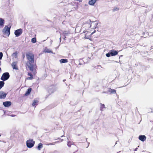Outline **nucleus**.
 Returning a JSON list of instances; mask_svg holds the SVG:
<instances>
[{
    "instance_id": "31",
    "label": "nucleus",
    "mask_w": 153,
    "mask_h": 153,
    "mask_svg": "<svg viewBox=\"0 0 153 153\" xmlns=\"http://www.w3.org/2000/svg\"><path fill=\"white\" fill-rule=\"evenodd\" d=\"M137 148H136V149H135V151L137 150Z\"/></svg>"
},
{
    "instance_id": "9",
    "label": "nucleus",
    "mask_w": 153,
    "mask_h": 153,
    "mask_svg": "<svg viewBox=\"0 0 153 153\" xmlns=\"http://www.w3.org/2000/svg\"><path fill=\"white\" fill-rule=\"evenodd\" d=\"M11 104V103L10 101H6L3 102V105L5 107H9Z\"/></svg>"
},
{
    "instance_id": "20",
    "label": "nucleus",
    "mask_w": 153,
    "mask_h": 153,
    "mask_svg": "<svg viewBox=\"0 0 153 153\" xmlns=\"http://www.w3.org/2000/svg\"><path fill=\"white\" fill-rule=\"evenodd\" d=\"M108 91L111 92V93H116V91L114 89H109L108 90Z\"/></svg>"
},
{
    "instance_id": "30",
    "label": "nucleus",
    "mask_w": 153,
    "mask_h": 153,
    "mask_svg": "<svg viewBox=\"0 0 153 153\" xmlns=\"http://www.w3.org/2000/svg\"><path fill=\"white\" fill-rule=\"evenodd\" d=\"M49 144H50V145H52L53 144H52V143H50Z\"/></svg>"
},
{
    "instance_id": "14",
    "label": "nucleus",
    "mask_w": 153,
    "mask_h": 153,
    "mask_svg": "<svg viewBox=\"0 0 153 153\" xmlns=\"http://www.w3.org/2000/svg\"><path fill=\"white\" fill-rule=\"evenodd\" d=\"M60 62L61 63H65L68 62V61L66 59H62L60 60Z\"/></svg>"
},
{
    "instance_id": "26",
    "label": "nucleus",
    "mask_w": 153,
    "mask_h": 153,
    "mask_svg": "<svg viewBox=\"0 0 153 153\" xmlns=\"http://www.w3.org/2000/svg\"><path fill=\"white\" fill-rule=\"evenodd\" d=\"M63 34L65 36H66L67 35V34H68V32H67V31H64L63 33Z\"/></svg>"
},
{
    "instance_id": "17",
    "label": "nucleus",
    "mask_w": 153,
    "mask_h": 153,
    "mask_svg": "<svg viewBox=\"0 0 153 153\" xmlns=\"http://www.w3.org/2000/svg\"><path fill=\"white\" fill-rule=\"evenodd\" d=\"M43 147V144L41 143H40L38 144V146L37 147V149L39 150H40Z\"/></svg>"
},
{
    "instance_id": "10",
    "label": "nucleus",
    "mask_w": 153,
    "mask_h": 153,
    "mask_svg": "<svg viewBox=\"0 0 153 153\" xmlns=\"http://www.w3.org/2000/svg\"><path fill=\"white\" fill-rule=\"evenodd\" d=\"M146 137L145 135H140L139 137V139L142 141H144L146 139Z\"/></svg>"
},
{
    "instance_id": "25",
    "label": "nucleus",
    "mask_w": 153,
    "mask_h": 153,
    "mask_svg": "<svg viewBox=\"0 0 153 153\" xmlns=\"http://www.w3.org/2000/svg\"><path fill=\"white\" fill-rule=\"evenodd\" d=\"M71 145V142L70 141H68V142L67 145L69 146L70 147Z\"/></svg>"
},
{
    "instance_id": "11",
    "label": "nucleus",
    "mask_w": 153,
    "mask_h": 153,
    "mask_svg": "<svg viewBox=\"0 0 153 153\" xmlns=\"http://www.w3.org/2000/svg\"><path fill=\"white\" fill-rule=\"evenodd\" d=\"M95 32V31H93V32L91 33L89 35H87V33H86V34H85V38L86 39H90L91 38V36Z\"/></svg>"
},
{
    "instance_id": "21",
    "label": "nucleus",
    "mask_w": 153,
    "mask_h": 153,
    "mask_svg": "<svg viewBox=\"0 0 153 153\" xmlns=\"http://www.w3.org/2000/svg\"><path fill=\"white\" fill-rule=\"evenodd\" d=\"M38 103V101L37 100H34L33 102L32 103V105L34 106L35 105H36Z\"/></svg>"
},
{
    "instance_id": "2",
    "label": "nucleus",
    "mask_w": 153,
    "mask_h": 153,
    "mask_svg": "<svg viewBox=\"0 0 153 153\" xmlns=\"http://www.w3.org/2000/svg\"><path fill=\"white\" fill-rule=\"evenodd\" d=\"M91 22V23L90 25L88 24H86L85 25V27L88 26V27L85 28V30L83 31V32L84 33H86L87 32L88 33H90L91 32L89 31H87V30H88V28L92 27L93 29H94L97 27L98 24V22L97 21H93Z\"/></svg>"
},
{
    "instance_id": "3",
    "label": "nucleus",
    "mask_w": 153,
    "mask_h": 153,
    "mask_svg": "<svg viewBox=\"0 0 153 153\" xmlns=\"http://www.w3.org/2000/svg\"><path fill=\"white\" fill-rule=\"evenodd\" d=\"M10 27L7 26H6L4 27L2 31L4 37H7L9 36L10 34Z\"/></svg>"
},
{
    "instance_id": "16",
    "label": "nucleus",
    "mask_w": 153,
    "mask_h": 153,
    "mask_svg": "<svg viewBox=\"0 0 153 153\" xmlns=\"http://www.w3.org/2000/svg\"><path fill=\"white\" fill-rule=\"evenodd\" d=\"M105 108V105L103 104H102V103L100 104V110L102 111H103L104 109Z\"/></svg>"
},
{
    "instance_id": "15",
    "label": "nucleus",
    "mask_w": 153,
    "mask_h": 153,
    "mask_svg": "<svg viewBox=\"0 0 153 153\" xmlns=\"http://www.w3.org/2000/svg\"><path fill=\"white\" fill-rule=\"evenodd\" d=\"M4 24V20L1 18H0V25L3 26Z\"/></svg>"
},
{
    "instance_id": "12",
    "label": "nucleus",
    "mask_w": 153,
    "mask_h": 153,
    "mask_svg": "<svg viewBox=\"0 0 153 153\" xmlns=\"http://www.w3.org/2000/svg\"><path fill=\"white\" fill-rule=\"evenodd\" d=\"M17 62H14L12 64V66L13 69H17Z\"/></svg>"
},
{
    "instance_id": "13",
    "label": "nucleus",
    "mask_w": 153,
    "mask_h": 153,
    "mask_svg": "<svg viewBox=\"0 0 153 153\" xmlns=\"http://www.w3.org/2000/svg\"><path fill=\"white\" fill-rule=\"evenodd\" d=\"M97 1V0H91L89 1L88 4L91 5H94Z\"/></svg>"
},
{
    "instance_id": "18",
    "label": "nucleus",
    "mask_w": 153,
    "mask_h": 153,
    "mask_svg": "<svg viewBox=\"0 0 153 153\" xmlns=\"http://www.w3.org/2000/svg\"><path fill=\"white\" fill-rule=\"evenodd\" d=\"M31 90V89L30 88H29L28 89L27 91L26 92L25 95L26 96H27L30 93V92Z\"/></svg>"
},
{
    "instance_id": "28",
    "label": "nucleus",
    "mask_w": 153,
    "mask_h": 153,
    "mask_svg": "<svg viewBox=\"0 0 153 153\" xmlns=\"http://www.w3.org/2000/svg\"><path fill=\"white\" fill-rule=\"evenodd\" d=\"M110 53H107L106 54V56L107 57H109L110 56Z\"/></svg>"
},
{
    "instance_id": "8",
    "label": "nucleus",
    "mask_w": 153,
    "mask_h": 153,
    "mask_svg": "<svg viewBox=\"0 0 153 153\" xmlns=\"http://www.w3.org/2000/svg\"><path fill=\"white\" fill-rule=\"evenodd\" d=\"M110 54L111 56H114L118 54V52L114 50H112L110 51Z\"/></svg>"
},
{
    "instance_id": "5",
    "label": "nucleus",
    "mask_w": 153,
    "mask_h": 153,
    "mask_svg": "<svg viewBox=\"0 0 153 153\" xmlns=\"http://www.w3.org/2000/svg\"><path fill=\"white\" fill-rule=\"evenodd\" d=\"M9 76L10 75L8 73H5L3 74L1 78V79L3 81L6 80L9 78Z\"/></svg>"
},
{
    "instance_id": "4",
    "label": "nucleus",
    "mask_w": 153,
    "mask_h": 153,
    "mask_svg": "<svg viewBox=\"0 0 153 153\" xmlns=\"http://www.w3.org/2000/svg\"><path fill=\"white\" fill-rule=\"evenodd\" d=\"M34 141L31 139L27 140L26 143L27 146L29 148L33 147L34 146Z\"/></svg>"
},
{
    "instance_id": "1",
    "label": "nucleus",
    "mask_w": 153,
    "mask_h": 153,
    "mask_svg": "<svg viewBox=\"0 0 153 153\" xmlns=\"http://www.w3.org/2000/svg\"><path fill=\"white\" fill-rule=\"evenodd\" d=\"M26 57L29 62L27 63V65L29 68L30 70L35 75L36 74V66L35 64H32L34 63V55L33 54L29 53L26 55Z\"/></svg>"
},
{
    "instance_id": "19",
    "label": "nucleus",
    "mask_w": 153,
    "mask_h": 153,
    "mask_svg": "<svg viewBox=\"0 0 153 153\" xmlns=\"http://www.w3.org/2000/svg\"><path fill=\"white\" fill-rule=\"evenodd\" d=\"M44 52L45 53H53L52 52V51L51 50L48 48H45L44 50Z\"/></svg>"
},
{
    "instance_id": "29",
    "label": "nucleus",
    "mask_w": 153,
    "mask_h": 153,
    "mask_svg": "<svg viewBox=\"0 0 153 153\" xmlns=\"http://www.w3.org/2000/svg\"><path fill=\"white\" fill-rule=\"evenodd\" d=\"M119 10V9L118 8H116L113 9V11H117Z\"/></svg>"
},
{
    "instance_id": "24",
    "label": "nucleus",
    "mask_w": 153,
    "mask_h": 153,
    "mask_svg": "<svg viewBox=\"0 0 153 153\" xmlns=\"http://www.w3.org/2000/svg\"><path fill=\"white\" fill-rule=\"evenodd\" d=\"M36 38H33L31 39V42L33 43H35L36 42Z\"/></svg>"
},
{
    "instance_id": "32",
    "label": "nucleus",
    "mask_w": 153,
    "mask_h": 153,
    "mask_svg": "<svg viewBox=\"0 0 153 153\" xmlns=\"http://www.w3.org/2000/svg\"><path fill=\"white\" fill-rule=\"evenodd\" d=\"M1 136V135H0V136Z\"/></svg>"
},
{
    "instance_id": "6",
    "label": "nucleus",
    "mask_w": 153,
    "mask_h": 153,
    "mask_svg": "<svg viewBox=\"0 0 153 153\" xmlns=\"http://www.w3.org/2000/svg\"><path fill=\"white\" fill-rule=\"evenodd\" d=\"M22 29H19L15 31L14 34L16 37H18L22 34Z\"/></svg>"
},
{
    "instance_id": "7",
    "label": "nucleus",
    "mask_w": 153,
    "mask_h": 153,
    "mask_svg": "<svg viewBox=\"0 0 153 153\" xmlns=\"http://www.w3.org/2000/svg\"><path fill=\"white\" fill-rule=\"evenodd\" d=\"M6 94L3 91H0V99H4L5 98Z\"/></svg>"
},
{
    "instance_id": "23",
    "label": "nucleus",
    "mask_w": 153,
    "mask_h": 153,
    "mask_svg": "<svg viewBox=\"0 0 153 153\" xmlns=\"http://www.w3.org/2000/svg\"><path fill=\"white\" fill-rule=\"evenodd\" d=\"M28 75L30 76V77H28L27 78V79H31L33 78V75L30 73H28Z\"/></svg>"
},
{
    "instance_id": "27",
    "label": "nucleus",
    "mask_w": 153,
    "mask_h": 153,
    "mask_svg": "<svg viewBox=\"0 0 153 153\" xmlns=\"http://www.w3.org/2000/svg\"><path fill=\"white\" fill-rule=\"evenodd\" d=\"M3 56V53L2 52H0V60L1 59Z\"/></svg>"
},
{
    "instance_id": "22",
    "label": "nucleus",
    "mask_w": 153,
    "mask_h": 153,
    "mask_svg": "<svg viewBox=\"0 0 153 153\" xmlns=\"http://www.w3.org/2000/svg\"><path fill=\"white\" fill-rule=\"evenodd\" d=\"M4 82L3 81H0V89L3 86Z\"/></svg>"
}]
</instances>
